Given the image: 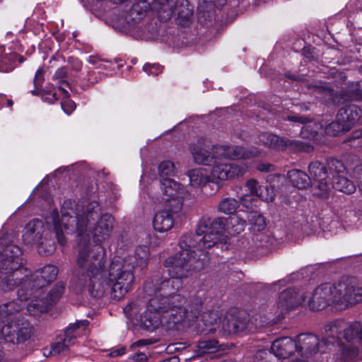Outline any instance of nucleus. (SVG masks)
Segmentation results:
<instances>
[{
    "label": "nucleus",
    "instance_id": "f257e3e1",
    "mask_svg": "<svg viewBox=\"0 0 362 362\" xmlns=\"http://www.w3.org/2000/svg\"><path fill=\"white\" fill-rule=\"evenodd\" d=\"M99 207L96 202H91L86 209L78 206L62 210V218L54 211L52 224L58 243H66V234H78V255L76 264L79 271L71 281V288L79 293L86 288L91 296L98 297L111 286V296L120 300L134 288L135 276L134 271L143 270L148 266L149 248L145 245L136 247L134 255L124 257H115L108 267L105 265V250L100 245H92L88 226L90 220L98 216Z\"/></svg>",
    "mask_w": 362,
    "mask_h": 362
},
{
    "label": "nucleus",
    "instance_id": "f03ea898",
    "mask_svg": "<svg viewBox=\"0 0 362 362\" xmlns=\"http://www.w3.org/2000/svg\"><path fill=\"white\" fill-rule=\"evenodd\" d=\"M182 287V281L173 277L163 279L154 276L147 280L144 292L148 296L147 309L140 317V327L153 332L159 328L173 330L185 320L197 319L202 311L200 297L192 298L187 304L177 291Z\"/></svg>",
    "mask_w": 362,
    "mask_h": 362
},
{
    "label": "nucleus",
    "instance_id": "7ed1b4c3",
    "mask_svg": "<svg viewBox=\"0 0 362 362\" xmlns=\"http://www.w3.org/2000/svg\"><path fill=\"white\" fill-rule=\"evenodd\" d=\"M224 226L221 218H201L194 234L187 233L180 238V251L165 260L169 276L182 281L193 270L203 269L209 262L206 250L218 243H227Z\"/></svg>",
    "mask_w": 362,
    "mask_h": 362
},
{
    "label": "nucleus",
    "instance_id": "20e7f679",
    "mask_svg": "<svg viewBox=\"0 0 362 362\" xmlns=\"http://www.w3.org/2000/svg\"><path fill=\"white\" fill-rule=\"evenodd\" d=\"M21 255V249L13 244L0 250V290L7 291L23 284L33 295L55 280L58 274L57 267L48 264L31 274L23 267Z\"/></svg>",
    "mask_w": 362,
    "mask_h": 362
},
{
    "label": "nucleus",
    "instance_id": "39448f33",
    "mask_svg": "<svg viewBox=\"0 0 362 362\" xmlns=\"http://www.w3.org/2000/svg\"><path fill=\"white\" fill-rule=\"evenodd\" d=\"M327 338L325 344L337 343L342 360H350L358 352L362 345V324L359 322L348 323L343 320H337L327 324L325 327Z\"/></svg>",
    "mask_w": 362,
    "mask_h": 362
},
{
    "label": "nucleus",
    "instance_id": "423d86ee",
    "mask_svg": "<svg viewBox=\"0 0 362 362\" xmlns=\"http://www.w3.org/2000/svg\"><path fill=\"white\" fill-rule=\"evenodd\" d=\"M332 288L334 304L347 307L362 301V282L355 277L333 284Z\"/></svg>",
    "mask_w": 362,
    "mask_h": 362
},
{
    "label": "nucleus",
    "instance_id": "0eeeda50",
    "mask_svg": "<svg viewBox=\"0 0 362 362\" xmlns=\"http://www.w3.org/2000/svg\"><path fill=\"white\" fill-rule=\"evenodd\" d=\"M162 196L157 202L165 203L171 212L180 211L185 200L190 199V194L179 182L169 177L163 178L160 181Z\"/></svg>",
    "mask_w": 362,
    "mask_h": 362
},
{
    "label": "nucleus",
    "instance_id": "6e6552de",
    "mask_svg": "<svg viewBox=\"0 0 362 362\" xmlns=\"http://www.w3.org/2000/svg\"><path fill=\"white\" fill-rule=\"evenodd\" d=\"M49 232L45 228L42 221L34 219L25 227L23 233V240L26 245H37L40 254L47 255L54 250V244L47 238Z\"/></svg>",
    "mask_w": 362,
    "mask_h": 362
},
{
    "label": "nucleus",
    "instance_id": "1a4fd4ad",
    "mask_svg": "<svg viewBox=\"0 0 362 362\" xmlns=\"http://www.w3.org/2000/svg\"><path fill=\"white\" fill-rule=\"evenodd\" d=\"M92 202H95V201H92ZM91 202H89L86 204L85 203H73L70 201L65 202L63 204V206L61 209V213L62 214V210H64V207L66 208V210H68V209L72 208L74 210L80 206L86 207L87 205H88ZM98 205L99 204L96 202ZM99 207V211H98V216L95 217L93 220H90L89 225L88 226L87 228V233L90 235V226L92 223V221H95L96 218H98L96 223H95V226L93 228V238L96 243V245H100L101 243L107 240L111 235V233L113 229V224H114V218L109 214H104L100 216V207Z\"/></svg>",
    "mask_w": 362,
    "mask_h": 362
},
{
    "label": "nucleus",
    "instance_id": "9d476101",
    "mask_svg": "<svg viewBox=\"0 0 362 362\" xmlns=\"http://www.w3.org/2000/svg\"><path fill=\"white\" fill-rule=\"evenodd\" d=\"M296 353L295 339L290 337H282L275 340L271 350H259L255 354L257 362H280L281 358H286Z\"/></svg>",
    "mask_w": 362,
    "mask_h": 362
},
{
    "label": "nucleus",
    "instance_id": "9b49d317",
    "mask_svg": "<svg viewBox=\"0 0 362 362\" xmlns=\"http://www.w3.org/2000/svg\"><path fill=\"white\" fill-rule=\"evenodd\" d=\"M165 24H112L115 31L134 39L156 40L164 35Z\"/></svg>",
    "mask_w": 362,
    "mask_h": 362
},
{
    "label": "nucleus",
    "instance_id": "f8f14e48",
    "mask_svg": "<svg viewBox=\"0 0 362 362\" xmlns=\"http://www.w3.org/2000/svg\"><path fill=\"white\" fill-rule=\"evenodd\" d=\"M33 334V325L23 317H17L1 329V337L7 342L21 344L30 339Z\"/></svg>",
    "mask_w": 362,
    "mask_h": 362
},
{
    "label": "nucleus",
    "instance_id": "ddd939ff",
    "mask_svg": "<svg viewBox=\"0 0 362 362\" xmlns=\"http://www.w3.org/2000/svg\"><path fill=\"white\" fill-rule=\"evenodd\" d=\"M192 15V8L187 0L173 4L167 0H161L160 21L165 23L173 19L177 23L188 21Z\"/></svg>",
    "mask_w": 362,
    "mask_h": 362
},
{
    "label": "nucleus",
    "instance_id": "4468645a",
    "mask_svg": "<svg viewBox=\"0 0 362 362\" xmlns=\"http://www.w3.org/2000/svg\"><path fill=\"white\" fill-rule=\"evenodd\" d=\"M213 163L210 173L211 182L218 183L219 181H225L243 175L247 170L245 163L236 164L233 163H226L219 160L216 158Z\"/></svg>",
    "mask_w": 362,
    "mask_h": 362
},
{
    "label": "nucleus",
    "instance_id": "2eb2a0df",
    "mask_svg": "<svg viewBox=\"0 0 362 362\" xmlns=\"http://www.w3.org/2000/svg\"><path fill=\"white\" fill-rule=\"evenodd\" d=\"M189 150L194 163L209 165L217 158L216 154L221 151V148L213 145L211 141L206 138H199L196 142L189 145Z\"/></svg>",
    "mask_w": 362,
    "mask_h": 362
},
{
    "label": "nucleus",
    "instance_id": "dca6fc26",
    "mask_svg": "<svg viewBox=\"0 0 362 362\" xmlns=\"http://www.w3.org/2000/svg\"><path fill=\"white\" fill-rule=\"evenodd\" d=\"M88 322L87 320L77 321L74 324H70L66 327L63 332L57 336L56 341L51 346V353L52 354H60L68 352L70 348L76 343V339L78 336V329L81 327H87Z\"/></svg>",
    "mask_w": 362,
    "mask_h": 362
},
{
    "label": "nucleus",
    "instance_id": "f3484780",
    "mask_svg": "<svg viewBox=\"0 0 362 362\" xmlns=\"http://www.w3.org/2000/svg\"><path fill=\"white\" fill-rule=\"evenodd\" d=\"M327 165L329 173L332 175V187L334 189L346 194L355 192V185L345 176V167L341 161L330 159L327 162Z\"/></svg>",
    "mask_w": 362,
    "mask_h": 362
},
{
    "label": "nucleus",
    "instance_id": "a211bd4d",
    "mask_svg": "<svg viewBox=\"0 0 362 362\" xmlns=\"http://www.w3.org/2000/svg\"><path fill=\"white\" fill-rule=\"evenodd\" d=\"M309 173L313 180V194L319 197H327L330 190L327 181L329 170L327 171L324 164L319 161L312 162L308 166Z\"/></svg>",
    "mask_w": 362,
    "mask_h": 362
},
{
    "label": "nucleus",
    "instance_id": "6ab92c4d",
    "mask_svg": "<svg viewBox=\"0 0 362 362\" xmlns=\"http://www.w3.org/2000/svg\"><path fill=\"white\" fill-rule=\"evenodd\" d=\"M331 304H334L331 284H324L317 287L308 300V305L313 310H322Z\"/></svg>",
    "mask_w": 362,
    "mask_h": 362
},
{
    "label": "nucleus",
    "instance_id": "aec40b11",
    "mask_svg": "<svg viewBox=\"0 0 362 362\" xmlns=\"http://www.w3.org/2000/svg\"><path fill=\"white\" fill-rule=\"evenodd\" d=\"M20 285L21 288L17 291L18 299L0 305V324L6 317L21 311L23 308V301L27 300L33 295L23 284Z\"/></svg>",
    "mask_w": 362,
    "mask_h": 362
},
{
    "label": "nucleus",
    "instance_id": "412c9836",
    "mask_svg": "<svg viewBox=\"0 0 362 362\" xmlns=\"http://www.w3.org/2000/svg\"><path fill=\"white\" fill-rule=\"evenodd\" d=\"M295 341L296 353L302 357H309L318 351L319 339L313 334H300Z\"/></svg>",
    "mask_w": 362,
    "mask_h": 362
},
{
    "label": "nucleus",
    "instance_id": "4be33fe9",
    "mask_svg": "<svg viewBox=\"0 0 362 362\" xmlns=\"http://www.w3.org/2000/svg\"><path fill=\"white\" fill-rule=\"evenodd\" d=\"M305 301V297L299 294L294 288H288L283 291L279 296L277 308L280 314L293 309Z\"/></svg>",
    "mask_w": 362,
    "mask_h": 362
},
{
    "label": "nucleus",
    "instance_id": "5701e85b",
    "mask_svg": "<svg viewBox=\"0 0 362 362\" xmlns=\"http://www.w3.org/2000/svg\"><path fill=\"white\" fill-rule=\"evenodd\" d=\"M361 110L355 105H346L340 108L336 115L337 122H341L344 127L349 130L357 122L361 117Z\"/></svg>",
    "mask_w": 362,
    "mask_h": 362
},
{
    "label": "nucleus",
    "instance_id": "b1692460",
    "mask_svg": "<svg viewBox=\"0 0 362 362\" xmlns=\"http://www.w3.org/2000/svg\"><path fill=\"white\" fill-rule=\"evenodd\" d=\"M161 1L154 0L151 4L146 0H141L134 4L129 11V16L134 23L142 20L146 12L151 9L158 14L160 18Z\"/></svg>",
    "mask_w": 362,
    "mask_h": 362
},
{
    "label": "nucleus",
    "instance_id": "393cba45",
    "mask_svg": "<svg viewBox=\"0 0 362 362\" xmlns=\"http://www.w3.org/2000/svg\"><path fill=\"white\" fill-rule=\"evenodd\" d=\"M223 150V155L229 159H248L258 156L261 154L260 151L256 148L246 149L242 146H230L220 147Z\"/></svg>",
    "mask_w": 362,
    "mask_h": 362
},
{
    "label": "nucleus",
    "instance_id": "a878e982",
    "mask_svg": "<svg viewBox=\"0 0 362 362\" xmlns=\"http://www.w3.org/2000/svg\"><path fill=\"white\" fill-rule=\"evenodd\" d=\"M17 58L19 63L23 62V57H18L10 49H6L4 46H0V71L6 73L12 71L16 66Z\"/></svg>",
    "mask_w": 362,
    "mask_h": 362
},
{
    "label": "nucleus",
    "instance_id": "bb28decb",
    "mask_svg": "<svg viewBox=\"0 0 362 362\" xmlns=\"http://www.w3.org/2000/svg\"><path fill=\"white\" fill-rule=\"evenodd\" d=\"M173 218L166 210L160 211L156 213L153 220L154 229L160 233L169 230L173 228Z\"/></svg>",
    "mask_w": 362,
    "mask_h": 362
},
{
    "label": "nucleus",
    "instance_id": "cd10ccee",
    "mask_svg": "<svg viewBox=\"0 0 362 362\" xmlns=\"http://www.w3.org/2000/svg\"><path fill=\"white\" fill-rule=\"evenodd\" d=\"M189 183L193 187H202L209 182H211L210 175L206 169L199 168L188 172Z\"/></svg>",
    "mask_w": 362,
    "mask_h": 362
},
{
    "label": "nucleus",
    "instance_id": "c85d7f7f",
    "mask_svg": "<svg viewBox=\"0 0 362 362\" xmlns=\"http://www.w3.org/2000/svg\"><path fill=\"white\" fill-rule=\"evenodd\" d=\"M288 177L293 187L303 189L310 185L311 178L303 171L293 169L288 173Z\"/></svg>",
    "mask_w": 362,
    "mask_h": 362
},
{
    "label": "nucleus",
    "instance_id": "c756f323",
    "mask_svg": "<svg viewBox=\"0 0 362 362\" xmlns=\"http://www.w3.org/2000/svg\"><path fill=\"white\" fill-rule=\"evenodd\" d=\"M49 306V303L45 299V295L40 293L28 303L27 310L30 315L37 316L47 312Z\"/></svg>",
    "mask_w": 362,
    "mask_h": 362
},
{
    "label": "nucleus",
    "instance_id": "7c9ffc66",
    "mask_svg": "<svg viewBox=\"0 0 362 362\" xmlns=\"http://www.w3.org/2000/svg\"><path fill=\"white\" fill-rule=\"evenodd\" d=\"M226 0L203 1L198 6V11L202 13L205 21H211L212 16L216 13V8L222 7Z\"/></svg>",
    "mask_w": 362,
    "mask_h": 362
},
{
    "label": "nucleus",
    "instance_id": "2f4dec72",
    "mask_svg": "<svg viewBox=\"0 0 362 362\" xmlns=\"http://www.w3.org/2000/svg\"><path fill=\"white\" fill-rule=\"evenodd\" d=\"M259 141L262 144L277 150H282L288 145L287 141L275 134L267 132L260 134Z\"/></svg>",
    "mask_w": 362,
    "mask_h": 362
},
{
    "label": "nucleus",
    "instance_id": "473e14b6",
    "mask_svg": "<svg viewBox=\"0 0 362 362\" xmlns=\"http://www.w3.org/2000/svg\"><path fill=\"white\" fill-rule=\"evenodd\" d=\"M245 187L247 188V190L250 192L251 195L258 197L266 202H272L274 200V195L272 194H267L265 195L263 193V190L268 192L269 189L259 185L258 182L255 179L249 180L245 184Z\"/></svg>",
    "mask_w": 362,
    "mask_h": 362
},
{
    "label": "nucleus",
    "instance_id": "72a5a7b5",
    "mask_svg": "<svg viewBox=\"0 0 362 362\" xmlns=\"http://www.w3.org/2000/svg\"><path fill=\"white\" fill-rule=\"evenodd\" d=\"M220 318L216 312L209 310L203 313L202 315V322L205 327L201 329L202 333L207 334L215 330L214 325L219 321Z\"/></svg>",
    "mask_w": 362,
    "mask_h": 362
},
{
    "label": "nucleus",
    "instance_id": "f704fd0d",
    "mask_svg": "<svg viewBox=\"0 0 362 362\" xmlns=\"http://www.w3.org/2000/svg\"><path fill=\"white\" fill-rule=\"evenodd\" d=\"M148 301V299L146 300H141L140 298L133 300L124 308V313L128 317L136 316L144 306L147 309Z\"/></svg>",
    "mask_w": 362,
    "mask_h": 362
},
{
    "label": "nucleus",
    "instance_id": "c9c22d12",
    "mask_svg": "<svg viewBox=\"0 0 362 362\" xmlns=\"http://www.w3.org/2000/svg\"><path fill=\"white\" fill-rule=\"evenodd\" d=\"M239 201L234 198L226 197L223 199L218 206V210L224 214H233L239 206Z\"/></svg>",
    "mask_w": 362,
    "mask_h": 362
},
{
    "label": "nucleus",
    "instance_id": "e433bc0d",
    "mask_svg": "<svg viewBox=\"0 0 362 362\" xmlns=\"http://www.w3.org/2000/svg\"><path fill=\"white\" fill-rule=\"evenodd\" d=\"M246 226V221L239 216H234L230 218L227 225L228 234L238 235L243 232Z\"/></svg>",
    "mask_w": 362,
    "mask_h": 362
},
{
    "label": "nucleus",
    "instance_id": "4c0bfd02",
    "mask_svg": "<svg viewBox=\"0 0 362 362\" xmlns=\"http://www.w3.org/2000/svg\"><path fill=\"white\" fill-rule=\"evenodd\" d=\"M286 120L294 122H298L300 124H305V126L303 127L301 130V134L304 137L311 138L314 137L317 134V130H312L310 133L306 134L305 132L308 131L310 127H311V123H308V119L306 117L298 116L297 115H288L286 118Z\"/></svg>",
    "mask_w": 362,
    "mask_h": 362
},
{
    "label": "nucleus",
    "instance_id": "58836bf2",
    "mask_svg": "<svg viewBox=\"0 0 362 362\" xmlns=\"http://www.w3.org/2000/svg\"><path fill=\"white\" fill-rule=\"evenodd\" d=\"M247 220L253 230L261 231L266 226L264 217L257 211H251L248 214Z\"/></svg>",
    "mask_w": 362,
    "mask_h": 362
},
{
    "label": "nucleus",
    "instance_id": "ea45409f",
    "mask_svg": "<svg viewBox=\"0 0 362 362\" xmlns=\"http://www.w3.org/2000/svg\"><path fill=\"white\" fill-rule=\"evenodd\" d=\"M64 291V285L63 283H57L50 291L49 294L45 296V299L49 303V305L56 303L61 298Z\"/></svg>",
    "mask_w": 362,
    "mask_h": 362
},
{
    "label": "nucleus",
    "instance_id": "a19ab883",
    "mask_svg": "<svg viewBox=\"0 0 362 362\" xmlns=\"http://www.w3.org/2000/svg\"><path fill=\"white\" fill-rule=\"evenodd\" d=\"M217 344L218 341L214 339L199 341L197 344V356L213 352L216 349Z\"/></svg>",
    "mask_w": 362,
    "mask_h": 362
},
{
    "label": "nucleus",
    "instance_id": "79ce46f5",
    "mask_svg": "<svg viewBox=\"0 0 362 362\" xmlns=\"http://www.w3.org/2000/svg\"><path fill=\"white\" fill-rule=\"evenodd\" d=\"M236 323V331L238 332H241L245 330L252 331V325L249 322V319L246 316L245 313H238V315H235Z\"/></svg>",
    "mask_w": 362,
    "mask_h": 362
},
{
    "label": "nucleus",
    "instance_id": "37998d69",
    "mask_svg": "<svg viewBox=\"0 0 362 362\" xmlns=\"http://www.w3.org/2000/svg\"><path fill=\"white\" fill-rule=\"evenodd\" d=\"M175 170L174 163L170 160L163 161L158 166L159 175L162 179L174 175Z\"/></svg>",
    "mask_w": 362,
    "mask_h": 362
},
{
    "label": "nucleus",
    "instance_id": "c03bdc74",
    "mask_svg": "<svg viewBox=\"0 0 362 362\" xmlns=\"http://www.w3.org/2000/svg\"><path fill=\"white\" fill-rule=\"evenodd\" d=\"M235 315L227 314L222 322L223 329L228 334L237 333Z\"/></svg>",
    "mask_w": 362,
    "mask_h": 362
},
{
    "label": "nucleus",
    "instance_id": "a18cd8bd",
    "mask_svg": "<svg viewBox=\"0 0 362 362\" xmlns=\"http://www.w3.org/2000/svg\"><path fill=\"white\" fill-rule=\"evenodd\" d=\"M325 132L329 135H337L338 133L342 131H348L345 127L343 126L341 122H337V117H336L335 121L331 122L325 127Z\"/></svg>",
    "mask_w": 362,
    "mask_h": 362
},
{
    "label": "nucleus",
    "instance_id": "49530a36",
    "mask_svg": "<svg viewBox=\"0 0 362 362\" xmlns=\"http://www.w3.org/2000/svg\"><path fill=\"white\" fill-rule=\"evenodd\" d=\"M66 76V69L64 67L59 69L54 75V79H59V88L64 93L68 94L67 90L62 87L64 84L68 85V83L64 79Z\"/></svg>",
    "mask_w": 362,
    "mask_h": 362
},
{
    "label": "nucleus",
    "instance_id": "de8ad7c7",
    "mask_svg": "<svg viewBox=\"0 0 362 362\" xmlns=\"http://www.w3.org/2000/svg\"><path fill=\"white\" fill-rule=\"evenodd\" d=\"M143 70L149 76H156L162 72L163 67L158 64H146Z\"/></svg>",
    "mask_w": 362,
    "mask_h": 362
},
{
    "label": "nucleus",
    "instance_id": "09e8293b",
    "mask_svg": "<svg viewBox=\"0 0 362 362\" xmlns=\"http://www.w3.org/2000/svg\"><path fill=\"white\" fill-rule=\"evenodd\" d=\"M44 81V69L42 68H40L37 70L35 73V78L33 79L34 86L36 88H39L42 82Z\"/></svg>",
    "mask_w": 362,
    "mask_h": 362
},
{
    "label": "nucleus",
    "instance_id": "8fccbe9b",
    "mask_svg": "<svg viewBox=\"0 0 362 362\" xmlns=\"http://www.w3.org/2000/svg\"><path fill=\"white\" fill-rule=\"evenodd\" d=\"M105 75L102 73H98L95 74V73H89L88 77L86 78L88 82V85H93L94 83L98 82L100 80H102V78Z\"/></svg>",
    "mask_w": 362,
    "mask_h": 362
},
{
    "label": "nucleus",
    "instance_id": "3c124183",
    "mask_svg": "<svg viewBox=\"0 0 362 362\" xmlns=\"http://www.w3.org/2000/svg\"><path fill=\"white\" fill-rule=\"evenodd\" d=\"M62 108L67 115L71 114L76 108L75 103L69 100H66L62 103Z\"/></svg>",
    "mask_w": 362,
    "mask_h": 362
},
{
    "label": "nucleus",
    "instance_id": "603ef678",
    "mask_svg": "<svg viewBox=\"0 0 362 362\" xmlns=\"http://www.w3.org/2000/svg\"><path fill=\"white\" fill-rule=\"evenodd\" d=\"M69 63L70 64L73 70L76 71H78L82 68V62L77 58L70 57L68 59Z\"/></svg>",
    "mask_w": 362,
    "mask_h": 362
},
{
    "label": "nucleus",
    "instance_id": "864d4df0",
    "mask_svg": "<svg viewBox=\"0 0 362 362\" xmlns=\"http://www.w3.org/2000/svg\"><path fill=\"white\" fill-rule=\"evenodd\" d=\"M354 177L358 180V187L359 190L362 192V166H356L354 168Z\"/></svg>",
    "mask_w": 362,
    "mask_h": 362
},
{
    "label": "nucleus",
    "instance_id": "5fc2aeb1",
    "mask_svg": "<svg viewBox=\"0 0 362 362\" xmlns=\"http://www.w3.org/2000/svg\"><path fill=\"white\" fill-rule=\"evenodd\" d=\"M42 98L49 103H52L57 100L56 93L49 91H44Z\"/></svg>",
    "mask_w": 362,
    "mask_h": 362
},
{
    "label": "nucleus",
    "instance_id": "6e6d98bb",
    "mask_svg": "<svg viewBox=\"0 0 362 362\" xmlns=\"http://www.w3.org/2000/svg\"><path fill=\"white\" fill-rule=\"evenodd\" d=\"M257 170L262 172H270L274 170V167L273 165L267 163H262L257 165Z\"/></svg>",
    "mask_w": 362,
    "mask_h": 362
},
{
    "label": "nucleus",
    "instance_id": "4d7b16f0",
    "mask_svg": "<svg viewBox=\"0 0 362 362\" xmlns=\"http://www.w3.org/2000/svg\"><path fill=\"white\" fill-rule=\"evenodd\" d=\"M87 61L88 63L95 66L98 62H105V59H100L98 56L90 55L88 57Z\"/></svg>",
    "mask_w": 362,
    "mask_h": 362
},
{
    "label": "nucleus",
    "instance_id": "13d9d810",
    "mask_svg": "<svg viewBox=\"0 0 362 362\" xmlns=\"http://www.w3.org/2000/svg\"><path fill=\"white\" fill-rule=\"evenodd\" d=\"M252 200V198L250 197V195H244L240 197V202L241 204L245 206V207H249L247 204V202H251Z\"/></svg>",
    "mask_w": 362,
    "mask_h": 362
},
{
    "label": "nucleus",
    "instance_id": "bf43d9fd",
    "mask_svg": "<svg viewBox=\"0 0 362 362\" xmlns=\"http://www.w3.org/2000/svg\"><path fill=\"white\" fill-rule=\"evenodd\" d=\"M148 344H151V341L148 339H140L136 341L134 345L136 346H143L147 345Z\"/></svg>",
    "mask_w": 362,
    "mask_h": 362
},
{
    "label": "nucleus",
    "instance_id": "052dcab7",
    "mask_svg": "<svg viewBox=\"0 0 362 362\" xmlns=\"http://www.w3.org/2000/svg\"><path fill=\"white\" fill-rule=\"evenodd\" d=\"M125 351H126L125 348H120V349H116V350L113 351L111 353V355H112V356H121V355H123L125 353Z\"/></svg>",
    "mask_w": 362,
    "mask_h": 362
},
{
    "label": "nucleus",
    "instance_id": "680f3d73",
    "mask_svg": "<svg viewBox=\"0 0 362 362\" xmlns=\"http://www.w3.org/2000/svg\"><path fill=\"white\" fill-rule=\"evenodd\" d=\"M136 361H144L146 360V356L144 354L140 353L134 358Z\"/></svg>",
    "mask_w": 362,
    "mask_h": 362
},
{
    "label": "nucleus",
    "instance_id": "e2e57ef3",
    "mask_svg": "<svg viewBox=\"0 0 362 362\" xmlns=\"http://www.w3.org/2000/svg\"><path fill=\"white\" fill-rule=\"evenodd\" d=\"M6 96L4 94H0V109L4 107V102L6 101Z\"/></svg>",
    "mask_w": 362,
    "mask_h": 362
},
{
    "label": "nucleus",
    "instance_id": "0e129e2a",
    "mask_svg": "<svg viewBox=\"0 0 362 362\" xmlns=\"http://www.w3.org/2000/svg\"><path fill=\"white\" fill-rule=\"evenodd\" d=\"M6 101L7 105L8 107H11L13 105V100L11 99H10V98H6Z\"/></svg>",
    "mask_w": 362,
    "mask_h": 362
},
{
    "label": "nucleus",
    "instance_id": "69168bd1",
    "mask_svg": "<svg viewBox=\"0 0 362 362\" xmlns=\"http://www.w3.org/2000/svg\"><path fill=\"white\" fill-rule=\"evenodd\" d=\"M95 68H97V69H105V66L103 65L100 62H98V64L95 65Z\"/></svg>",
    "mask_w": 362,
    "mask_h": 362
},
{
    "label": "nucleus",
    "instance_id": "338daca9",
    "mask_svg": "<svg viewBox=\"0 0 362 362\" xmlns=\"http://www.w3.org/2000/svg\"><path fill=\"white\" fill-rule=\"evenodd\" d=\"M356 1V0H352V1H351L348 4L347 7H348V8H351L354 4H355Z\"/></svg>",
    "mask_w": 362,
    "mask_h": 362
},
{
    "label": "nucleus",
    "instance_id": "774afa93",
    "mask_svg": "<svg viewBox=\"0 0 362 362\" xmlns=\"http://www.w3.org/2000/svg\"><path fill=\"white\" fill-rule=\"evenodd\" d=\"M170 360L173 361V362H178V358L177 357H172L170 358Z\"/></svg>",
    "mask_w": 362,
    "mask_h": 362
}]
</instances>
